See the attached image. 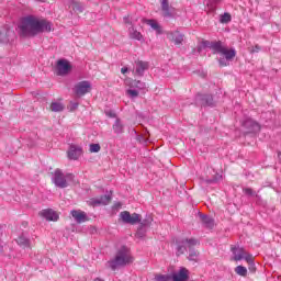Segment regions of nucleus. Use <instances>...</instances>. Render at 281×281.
Masks as SVG:
<instances>
[{"instance_id": "obj_8", "label": "nucleus", "mask_w": 281, "mask_h": 281, "mask_svg": "<svg viewBox=\"0 0 281 281\" xmlns=\"http://www.w3.org/2000/svg\"><path fill=\"white\" fill-rule=\"evenodd\" d=\"M74 93L78 98H82V95H87V93H91V82L90 81H79L75 88H74Z\"/></svg>"}, {"instance_id": "obj_28", "label": "nucleus", "mask_w": 281, "mask_h": 281, "mask_svg": "<svg viewBox=\"0 0 281 281\" xmlns=\"http://www.w3.org/2000/svg\"><path fill=\"white\" fill-rule=\"evenodd\" d=\"M69 8H71V10H74V12H79V13L85 12V5H82V3L74 1V0H71L69 2Z\"/></svg>"}, {"instance_id": "obj_17", "label": "nucleus", "mask_w": 281, "mask_h": 281, "mask_svg": "<svg viewBox=\"0 0 281 281\" xmlns=\"http://www.w3.org/2000/svg\"><path fill=\"white\" fill-rule=\"evenodd\" d=\"M40 215L45 218L46 221H58V213L52 209L43 210Z\"/></svg>"}, {"instance_id": "obj_42", "label": "nucleus", "mask_w": 281, "mask_h": 281, "mask_svg": "<svg viewBox=\"0 0 281 281\" xmlns=\"http://www.w3.org/2000/svg\"><path fill=\"white\" fill-rule=\"evenodd\" d=\"M121 72H122V74H127V72H128V68H127V67H123V68L121 69Z\"/></svg>"}, {"instance_id": "obj_43", "label": "nucleus", "mask_w": 281, "mask_h": 281, "mask_svg": "<svg viewBox=\"0 0 281 281\" xmlns=\"http://www.w3.org/2000/svg\"><path fill=\"white\" fill-rule=\"evenodd\" d=\"M72 108L78 109V103H74Z\"/></svg>"}, {"instance_id": "obj_35", "label": "nucleus", "mask_w": 281, "mask_h": 281, "mask_svg": "<svg viewBox=\"0 0 281 281\" xmlns=\"http://www.w3.org/2000/svg\"><path fill=\"white\" fill-rule=\"evenodd\" d=\"M243 192L246 194V196H256V191H254L251 188H244Z\"/></svg>"}, {"instance_id": "obj_16", "label": "nucleus", "mask_w": 281, "mask_h": 281, "mask_svg": "<svg viewBox=\"0 0 281 281\" xmlns=\"http://www.w3.org/2000/svg\"><path fill=\"white\" fill-rule=\"evenodd\" d=\"M111 203V195H103L101 198L90 199L89 205L95 207V205H109Z\"/></svg>"}, {"instance_id": "obj_32", "label": "nucleus", "mask_w": 281, "mask_h": 281, "mask_svg": "<svg viewBox=\"0 0 281 281\" xmlns=\"http://www.w3.org/2000/svg\"><path fill=\"white\" fill-rule=\"evenodd\" d=\"M155 280L156 281H171L172 276H170V274H156Z\"/></svg>"}, {"instance_id": "obj_3", "label": "nucleus", "mask_w": 281, "mask_h": 281, "mask_svg": "<svg viewBox=\"0 0 281 281\" xmlns=\"http://www.w3.org/2000/svg\"><path fill=\"white\" fill-rule=\"evenodd\" d=\"M209 47L213 50V54L224 56L218 59L221 67H227V65H229V60H234V58H236V49L227 48V46L223 45L222 42H212Z\"/></svg>"}, {"instance_id": "obj_5", "label": "nucleus", "mask_w": 281, "mask_h": 281, "mask_svg": "<svg viewBox=\"0 0 281 281\" xmlns=\"http://www.w3.org/2000/svg\"><path fill=\"white\" fill-rule=\"evenodd\" d=\"M67 179H74V175L68 173L65 176L60 169H56L53 173V183H55L56 188H68L69 183L67 182Z\"/></svg>"}, {"instance_id": "obj_11", "label": "nucleus", "mask_w": 281, "mask_h": 281, "mask_svg": "<svg viewBox=\"0 0 281 281\" xmlns=\"http://www.w3.org/2000/svg\"><path fill=\"white\" fill-rule=\"evenodd\" d=\"M160 5L165 19H175V8L170 7L168 0H160Z\"/></svg>"}, {"instance_id": "obj_29", "label": "nucleus", "mask_w": 281, "mask_h": 281, "mask_svg": "<svg viewBox=\"0 0 281 281\" xmlns=\"http://www.w3.org/2000/svg\"><path fill=\"white\" fill-rule=\"evenodd\" d=\"M50 111H53V113H60L61 111H65V105L60 102H52Z\"/></svg>"}, {"instance_id": "obj_23", "label": "nucleus", "mask_w": 281, "mask_h": 281, "mask_svg": "<svg viewBox=\"0 0 281 281\" xmlns=\"http://www.w3.org/2000/svg\"><path fill=\"white\" fill-rule=\"evenodd\" d=\"M16 243L23 249H32V245H31L30 238H27L23 234L18 237Z\"/></svg>"}, {"instance_id": "obj_10", "label": "nucleus", "mask_w": 281, "mask_h": 281, "mask_svg": "<svg viewBox=\"0 0 281 281\" xmlns=\"http://www.w3.org/2000/svg\"><path fill=\"white\" fill-rule=\"evenodd\" d=\"M57 76H67L71 71V65L67 59H59L56 66Z\"/></svg>"}, {"instance_id": "obj_30", "label": "nucleus", "mask_w": 281, "mask_h": 281, "mask_svg": "<svg viewBox=\"0 0 281 281\" xmlns=\"http://www.w3.org/2000/svg\"><path fill=\"white\" fill-rule=\"evenodd\" d=\"M235 273H237V276H241L243 278H246L247 276V268L244 266H237L235 268Z\"/></svg>"}, {"instance_id": "obj_2", "label": "nucleus", "mask_w": 281, "mask_h": 281, "mask_svg": "<svg viewBox=\"0 0 281 281\" xmlns=\"http://www.w3.org/2000/svg\"><path fill=\"white\" fill-rule=\"evenodd\" d=\"M133 262V256L131 255V249L126 246H122L115 254L114 258L108 261V265L112 271H116L122 267H126V265H131Z\"/></svg>"}, {"instance_id": "obj_45", "label": "nucleus", "mask_w": 281, "mask_h": 281, "mask_svg": "<svg viewBox=\"0 0 281 281\" xmlns=\"http://www.w3.org/2000/svg\"><path fill=\"white\" fill-rule=\"evenodd\" d=\"M110 117H115V114H111V113H110Z\"/></svg>"}, {"instance_id": "obj_9", "label": "nucleus", "mask_w": 281, "mask_h": 281, "mask_svg": "<svg viewBox=\"0 0 281 281\" xmlns=\"http://www.w3.org/2000/svg\"><path fill=\"white\" fill-rule=\"evenodd\" d=\"M14 41H16V33L13 30L4 27L0 31V43L8 45V43L12 44Z\"/></svg>"}, {"instance_id": "obj_31", "label": "nucleus", "mask_w": 281, "mask_h": 281, "mask_svg": "<svg viewBox=\"0 0 281 281\" xmlns=\"http://www.w3.org/2000/svg\"><path fill=\"white\" fill-rule=\"evenodd\" d=\"M126 95H128V98L135 99L139 97V90H135L134 88H130L128 90H126Z\"/></svg>"}, {"instance_id": "obj_20", "label": "nucleus", "mask_w": 281, "mask_h": 281, "mask_svg": "<svg viewBox=\"0 0 281 281\" xmlns=\"http://www.w3.org/2000/svg\"><path fill=\"white\" fill-rule=\"evenodd\" d=\"M167 36L169 41H172L176 45H181V43H183V34L179 31L170 32Z\"/></svg>"}, {"instance_id": "obj_24", "label": "nucleus", "mask_w": 281, "mask_h": 281, "mask_svg": "<svg viewBox=\"0 0 281 281\" xmlns=\"http://www.w3.org/2000/svg\"><path fill=\"white\" fill-rule=\"evenodd\" d=\"M112 131L115 135H122L124 133V123L121 119H116L114 124L112 125Z\"/></svg>"}, {"instance_id": "obj_44", "label": "nucleus", "mask_w": 281, "mask_h": 281, "mask_svg": "<svg viewBox=\"0 0 281 281\" xmlns=\"http://www.w3.org/2000/svg\"><path fill=\"white\" fill-rule=\"evenodd\" d=\"M142 139H143V142H145V143L148 142V139H146V138H144V137H142Z\"/></svg>"}, {"instance_id": "obj_22", "label": "nucleus", "mask_w": 281, "mask_h": 281, "mask_svg": "<svg viewBox=\"0 0 281 281\" xmlns=\"http://www.w3.org/2000/svg\"><path fill=\"white\" fill-rule=\"evenodd\" d=\"M150 225V220H145L140 223L139 228L136 232L137 238H144L146 236L147 227Z\"/></svg>"}, {"instance_id": "obj_27", "label": "nucleus", "mask_w": 281, "mask_h": 281, "mask_svg": "<svg viewBox=\"0 0 281 281\" xmlns=\"http://www.w3.org/2000/svg\"><path fill=\"white\" fill-rule=\"evenodd\" d=\"M200 218H201L204 227H206L207 229H212L214 227V218H212L205 214H201Z\"/></svg>"}, {"instance_id": "obj_37", "label": "nucleus", "mask_w": 281, "mask_h": 281, "mask_svg": "<svg viewBox=\"0 0 281 281\" xmlns=\"http://www.w3.org/2000/svg\"><path fill=\"white\" fill-rule=\"evenodd\" d=\"M249 265V271L252 273L256 271V265L254 263V256L251 255V262H247Z\"/></svg>"}, {"instance_id": "obj_13", "label": "nucleus", "mask_w": 281, "mask_h": 281, "mask_svg": "<svg viewBox=\"0 0 281 281\" xmlns=\"http://www.w3.org/2000/svg\"><path fill=\"white\" fill-rule=\"evenodd\" d=\"M67 155L68 159L76 161L82 155V147L78 145H70Z\"/></svg>"}, {"instance_id": "obj_19", "label": "nucleus", "mask_w": 281, "mask_h": 281, "mask_svg": "<svg viewBox=\"0 0 281 281\" xmlns=\"http://www.w3.org/2000/svg\"><path fill=\"white\" fill-rule=\"evenodd\" d=\"M72 218H75L76 223H87V221H89V218L87 217V213H85L83 211H71L70 212Z\"/></svg>"}, {"instance_id": "obj_47", "label": "nucleus", "mask_w": 281, "mask_h": 281, "mask_svg": "<svg viewBox=\"0 0 281 281\" xmlns=\"http://www.w3.org/2000/svg\"><path fill=\"white\" fill-rule=\"evenodd\" d=\"M36 1H41V2H43V1H45V0H36Z\"/></svg>"}, {"instance_id": "obj_36", "label": "nucleus", "mask_w": 281, "mask_h": 281, "mask_svg": "<svg viewBox=\"0 0 281 281\" xmlns=\"http://www.w3.org/2000/svg\"><path fill=\"white\" fill-rule=\"evenodd\" d=\"M100 144H91L90 145V153H100Z\"/></svg>"}, {"instance_id": "obj_26", "label": "nucleus", "mask_w": 281, "mask_h": 281, "mask_svg": "<svg viewBox=\"0 0 281 281\" xmlns=\"http://www.w3.org/2000/svg\"><path fill=\"white\" fill-rule=\"evenodd\" d=\"M144 23L147 25H150L151 30L156 32V34H162L161 25H159V22L157 20H144Z\"/></svg>"}, {"instance_id": "obj_39", "label": "nucleus", "mask_w": 281, "mask_h": 281, "mask_svg": "<svg viewBox=\"0 0 281 281\" xmlns=\"http://www.w3.org/2000/svg\"><path fill=\"white\" fill-rule=\"evenodd\" d=\"M258 52H260V46L259 45H256L255 47H252V49H250L251 54H256Z\"/></svg>"}, {"instance_id": "obj_40", "label": "nucleus", "mask_w": 281, "mask_h": 281, "mask_svg": "<svg viewBox=\"0 0 281 281\" xmlns=\"http://www.w3.org/2000/svg\"><path fill=\"white\" fill-rule=\"evenodd\" d=\"M123 21L126 25H133V22H131V19L128 16H125Z\"/></svg>"}, {"instance_id": "obj_18", "label": "nucleus", "mask_w": 281, "mask_h": 281, "mask_svg": "<svg viewBox=\"0 0 281 281\" xmlns=\"http://www.w3.org/2000/svg\"><path fill=\"white\" fill-rule=\"evenodd\" d=\"M148 70V61L137 60L135 61V75L144 76V71Z\"/></svg>"}, {"instance_id": "obj_41", "label": "nucleus", "mask_w": 281, "mask_h": 281, "mask_svg": "<svg viewBox=\"0 0 281 281\" xmlns=\"http://www.w3.org/2000/svg\"><path fill=\"white\" fill-rule=\"evenodd\" d=\"M3 241L1 240V233H0V254H3Z\"/></svg>"}, {"instance_id": "obj_21", "label": "nucleus", "mask_w": 281, "mask_h": 281, "mask_svg": "<svg viewBox=\"0 0 281 281\" xmlns=\"http://www.w3.org/2000/svg\"><path fill=\"white\" fill-rule=\"evenodd\" d=\"M189 278L188 269L181 268L178 273L171 276L172 281H187Z\"/></svg>"}, {"instance_id": "obj_25", "label": "nucleus", "mask_w": 281, "mask_h": 281, "mask_svg": "<svg viewBox=\"0 0 281 281\" xmlns=\"http://www.w3.org/2000/svg\"><path fill=\"white\" fill-rule=\"evenodd\" d=\"M128 34H130V38L134 41H144V35H142L139 31L135 30V25H132L131 27H128Z\"/></svg>"}, {"instance_id": "obj_7", "label": "nucleus", "mask_w": 281, "mask_h": 281, "mask_svg": "<svg viewBox=\"0 0 281 281\" xmlns=\"http://www.w3.org/2000/svg\"><path fill=\"white\" fill-rule=\"evenodd\" d=\"M120 218L127 225H137V223H142V215L137 213L131 214L128 211L121 212Z\"/></svg>"}, {"instance_id": "obj_33", "label": "nucleus", "mask_w": 281, "mask_h": 281, "mask_svg": "<svg viewBox=\"0 0 281 281\" xmlns=\"http://www.w3.org/2000/svg\"><path fill=\"white\" fill-rule=\"evenodd\" d=\"M218 3V0H206V5L211 12H214L216 10V4Z\"/></svg>"}, {"instance_id": "obj_46", "label": "nucleus", "mask_w": 281, "mask_h": 281, "mask_svg": "<svg viewBox=\"0 0 281 281\" xmlns=\"http://www.w3.org/2000/svg\"><path fill=\"white\" fill-rule=\"evenodd\" d=\"M221 1H223V0H217V3H221Z\"/></svg>"}, {"instance_id": "obj_1", "label": "nucleus", "mask_w": 281, "mask_h": 281, "mask_svg": "<svg viewBox=\"0 0 281 281\" xmlns=\"http://www.w3.org/2000/svg\"><path fill=\"white\" fill-rule=\"evenodd\" d=\"M20 36H37L43 32H52V22L45 19H38L34 15H27L23 18L19 24Z\"/></svg>"}, {"instance_id": "obj_38", "label": "nucleus", "mask_w": 281, "mask_h": 281, "mask_svg": "<svg viewBox=\"0 0 281 281\" xmlns=\"http://www.w3.org/2000/svg\"><path fill=\"white\" fill-rule=\"evenodd\" d=\"M221 179H223V176H216L213 180H207V183H217Z\"/></svg>"}, {"instance_id": "obj_12", "label": "nucleus", "mask_w": 281, "mask_h": 281, "mask_svg": "<svg viewBox=\"0 0 281 281\" xmlns=\"http://www.w3.org/2000/svg\"><path fill=\"white\" fill-rule=\"evenodd\" d=\"M195 101L198 104H201V106H213L214 105V98L212 94H198L195 97Z\"/></svg>"}, {"instance_id": "obj_34", "label": "nucleus", "mask_w": 281, "mask_h": 281, "mask_svg": "<svg viewBox=\"0 0 281 281\" xmlns=\"http://www.w3.org/2000/svg\"><path fill=\"white\" fill-rule=\"evenodd\" d=\"M221 23H229L232 21V14L224 13L220 19Z\"/></svg>"}, {"instance_id": "obj_6", "label": "nucleus", "mask_w": 281, "mask_h": 281, "mask_svg": "<svg viewBox=\"0 0 281 281\" xmlns=\"http://www.w3.org/2000/svg\"><path fill=\"white\" fill-rule=\"evenodd\" d=\"M231 251L234 256L233 260H235V262H238L240 260H246V262L251 263V255L249 252L245 251V248L234 246L231 248Z\"/></svg>"}, {"instance_id": "obj_14", "label": "nucleus", "mask_w": 281, "mask_h": 281, "mask_svg": "<svg viewBox=\"0 0 281 281\" xmlns=\"http://www.w3.org/2000/svg\"><path fill=\"white\" fill-rule=\"evenodd\" d=\"M243 126L247 128V133H258L260 131V125L251 119L244 121Z\"/></svg>"}, {"instance_id": "obj_4", "label": "nucleus", "mask_w": 281, "mask_h": 281, "mask_svg": "<svg viewBox=\"0 0 281 281\" xmlns=\"http://www.w3.org/2000/svg\"><path fill=\"white\" fill-rule=\"evenodd\" d=\"M196 245H199V241L195 238L177 240V256H182L189 249L188 260L199 262V251L192 248L196 247Z\"/></svg>"}, {"instance_id": "obj_15", "label": "nucleus", "mask_w": 281, "mask_h": 281, "mask_svg": "<svg viewBox=\"0 0 281 281\" xmlns=\"http://www.w3.org/2000/svg\"><path fill=\"white\" fill-rule=\"evenodd\" d=\"M125 85L126 87H130V89H135L136 91H143V89H146V83L140 80L126 79Z\"/></svg>"}]
</instances>
